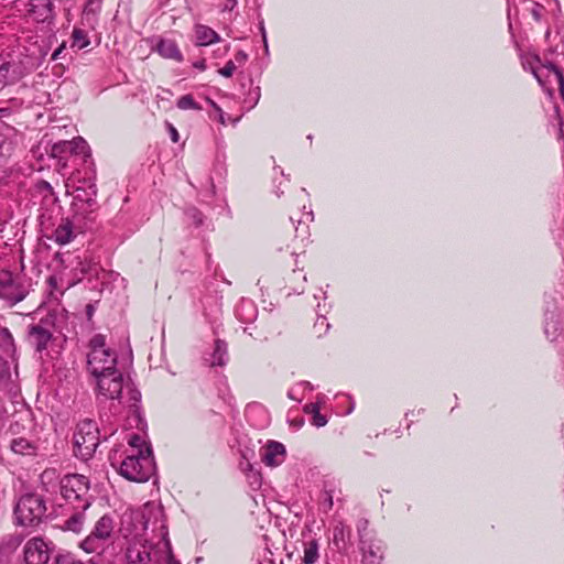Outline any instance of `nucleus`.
<instances>
[{
	"label": "nucleus",
	"instance_id": "f257e3e1",
	"mask_svg": "<svg viewBox=\"0 0 564 564\" xmlns=\"http://www.w3.org/2000/svg\"><path fill=\"white\" fill-rule=\"evenodd\" d=\"M118 471L130 481H148L155 471L151 446H145L144 452L129 453L120 463Z\"/></svg>",
	"mask_w": 564,
	"mask_h": 564
},
{
	"label": "nucleus",
	"instance_id": "f03ea898",
	"mask_svg": "<svg viewBox=\"0 0 564 564\" xmlns=\"http://www.w3.org/2000/svg\"><path fill=\"white\" fill-rule=\"evenodd\" d=\"M100 443V432L97 424L89 419L80 421L73 435V447L76 457L88 460L95 454Z\"/></svg>",
	"mask_w": 564,
	"mask_h": 564
},
{
	"label": "nucleus",
	"instance_id": "7ed1b4c3",
	"mask_svg": "<svg viewBox=\"0 0 564 564\" xmlns=\"http://www.w3.org/2000/svg\"><path fill=\"white\" fill-rule=\"evenodd\" d=\"M46 501L36 494L23 495L17 502L14 516L18 524L23 527L39 525L46 513Z\"/></svg>",
	"mask_w": 564,
	"mask_h": 564
},
{
	"label": "nucleus",
	"instance_id": "20e7f679",
	"mask_svg": "<svg viewBox=\"0 0 564 564\" xmlns=\"http://www.w3.org/2000/svg\"><path fill=\"white\" fill-rule=\"evenodd\" d=\"M113 533V520L110 516H102L95 524L90 534L80 543L86 553L102 554Z\"/></svg>",
	"mask_w": 564,
	"mask_h": 564
},
{
	"label": "nucleus",
	"instance_id": "39448f33",
	"mask_svg": "<svg viewBox=\"0 0 564 564\" xmlns=\"http://www.w3.org/2000/svg\"><path fill=\"white\" fill-rule=\"evenodd\" d=\"M28 294L29 288L21 278L14 276L9 270L0 271V299L13 306L23 301Z\"/></svg>",
	"mask_w": 564,
	"mask_h": 564
},
{
	"label": "nucleus",
	"instance_id": "423d86ee",
	"mask_svg": "<svg viewBox=\"0 0 564 564\" xmlns=\"http://www.w3.org/2000/svg\"><path fill=\"white\" fill-rule=\"evenodd\" d=\"M89 490V481L88 479L78 474L66 475L61 481V494L62 496L68 500H84L83 510H86L90 502L84 497L88 494Z\"/></svg>",
	"mask_w": 564,
	"mask_h": 564
},
{
	"label": "nucleus",
	"instance_id": "0eeeda50",
	"mask_svg": "<svg viewBox=\"0 0 564 564\" xmlns=\"http://www.w3.org/2000/svg\"><path fill=\"white\" fill-rule=\"evenodd\" d=\"M72 208L76 214L87 216L99 208L96 183H86V187L74 188Z\"/></svg>",
	"mask_w": 564,
	"mask_h": 564
},
{
	"label": "nucleus",
	"instance_id": "6e6552de",
	"mask_svg": "<svg viewBox=\"0 0 564 564\" xmlns=\"http://www.w3.org/2000/svg\"><path fill=\"white\" fill-rule=\"evenodd\" d=\"M117 357L109 349H91L87 356V366L96 378L116 368Z\"/></svg>",
	"mask_w": 564,
	"mask_h": 564
},
{
	"label": "nucleus",
	"instance_id": "1a4fd4ad",
	"mask_svg": "<svg viewBox=\"0 0 564 564\" xmlns=\"http://www.w3.org/2000/svg\"><path fill=\"white\" fill-rule=\"evenodd\" d=\"M52 552V543L42 538H32L24 545V561L26 564H47Z\"/></svg>",
	"mask_w": 564,
	"mask_h": 564
},
{
	"label": "nucleus",
	"instance_id": "9d476101",
	"mask_svg": "<svg viewBox=\"0 0 564 564\" xmlns=\"http://www.w3.org/2000/svg\"><path fill=\"white\" fill-rule=\"evenodd\" d=\"M161 552L152 544L135 543L128 546L126 560L128 564L159 563Z\"/></svg>",
	"mask_w": 564,
	"mask_h": 564
},
{
	"label": "nucleus",
	"instance_id": "9b49d317",
	"mask_svg": "<svg viewBox=\"0 0 564 564\" xmlns=\"http://www.w3.org/2000/svg\"><path fill=\"white\" fill-rule=\"evenodd\" d=\"M97 387L99 392L107 399H119L123 389L122 375L115 368L98 377Z\"/></svg>",
	"mask_w": 564,
	"mask_h": 564
},
{
	"label": "nucleus",
	"instance_id": "f8f14e48",
	"mask_svg": "<svg viewBox=\"0 0 564 564\" xmlns=\"http://www.w3.org/2000/svg\"><path fill=\"white\" fill-rule=\"evenodd\" d=\"M26 74V67L21 61L0 59V88L14 85Z\"/></svg>",
	"mask_w": 564,
	"mask_h": 564
},
{
	"label": "nucleus",
	"instance_id": "ddd939ff",
	"mask_svg": "<svg viewBox=\"0 0 564 564\" xmlns=\"http://www.w3.org/2000/svg\"><path fill=\"white\" fill-rule=\"evenodd\" d=\"M28 14L36 22H51L54 19L52 0H29Z\"/></svg>",
	"mask_w": 564,
	"mask_h": 564
},
{
	"label": "nucleus",
	"instance_id": "4468645a",
	"mask_svg": "<svg viewBox=\"0 0 564 564\" xmlns=\"http://www.w3.org/2000/svg\"><path fill=\"white\" fill-rule=\"evenodd\" d=\"M28 336L31 345L37 352H42L47 348L48 343L53 339L52 332L44 326V322L40 324L30 325L28 329Z\"/></svg>",
	"mask_w": 564,
	"mask_h": 564
},
{
	"label": "nucleus",
	"instance_id": "2eb2a0df",
	"mask_svg": "<svg viewBox=\"0 0 564 564\" xmlns=\"http://www.w3.org/2000/svg\"><path fill=\"white\" fill-rule=\"evenodd\" d=\"M550 73L554 74V76L557 80V84H558L560 94H561L562 98L564 99V75H563L562 69L558 66H556L552 62H549L546 64H543L539 68H532V74L534 75V77L536 78V80L539 82V84L542 87H545V80L549 77Z\"/></svg>",
	"mask_w": 564,
	"mask_h": 564
},
{
	"label": "nucleus",
	"instance_id": "dca6fc26",
	"mask_svg": "<svg viewBox=\"0 0 564 564\" xmlns=\"http://www.w3.org/2000/svg\"><path fill=\"white\" fill-rule=\"evenodd\" d=\"M9 433L11 438L34 436V423L31 415L29 413L15 414L13 422L10 424Z\"/></svg>",
	"mask_w": 564,
	"mask_h": 564
},
{
	"label": "nucleus",
	"instance_id": "f3484780",
	"mask_svg": "<svg viewBox=\"0 0 564 564\" xmlns=\"http://www.w3.org/2000/svg\"><path fill=\"white\" fill-rule=\"evenodd\" d=\"M285 453V447L282 443L269 441L262 455V462L267 466L276 467L283 463Z\"/></svg>",
	"mask_w": 564,
	"mask_h": 564
},
{
	"label": "nucleus",
	"instance_id": "a211bd4d",
	"mask_svg": "<svg viewBox=\"0 0 564 564\" xmlns=\"http://www.w3.org/2000/svg\"><path fill=\"white\" fill-rule=\"evenodd\" d=\"M10 448L19 455H34L37 449V442L34 436H19L11 438Z\"/></svg>",
	"mask_w": 564,
	"mask_h": 564
},
{
	"label": "nucleus",
	"instance_id": "6ab92c4d",
	"mask_svg": "<svg viewBox=\"0 0 564 564\" xmlns=\"http://www.w3.org/2000/svg\"><path fill=\"white\" fill-rule=\"evenodd\" d=\"M75 238L74 225L69 218H62L61 224L53 232V239L59 246L67 245Z\"/></svg>",
	"mask_w": 564,
	"mask_h": 564
},
{
	"label": "nucleus",
	"instance_id": "aec40b11",
	"mask_svg": "<svg viewBox=\"0 0 564 564\" xmlns=\"http://www.w3.org/2000/svg\"><path fill=\"white\" fill-rule=\"evenodd\" d=\"M156 50L159 54L164 58H171L177 62L183 59L182 53L173 40L161 39L156 44Z\"/></svg>",
	"mask_w": 564,
	"mask_h": 564
},
{
	"label": "nucleus",
	"instance_id": "412c9836",
	"mask_svg": "<svg viewBox=\"0 0 564 564\" xmlns=\"http://www.w3.org/2000/svg\"><path fill=\"white\" fill-rule=\"evenodd\" d=\"M88 145L83 138H76L73 141H65L53 147L54 152L69 151L70 153L85 154Z\"/></svg>",
	"mask_w": 564,
	"mask_h": 564
},
{
	"label": "nucleus",
	"instance_id": "4be33fe9",
	"mask_svg": "<svg viewBox=\"0 0 564 564\" xmlns=\"http://www.w3.org/2000/svg\"><path fill=\"white\" fill-rule=\"evenodd\" d=\"M195 33L199 45H209L219 41V35L206 25H197Z\"/></svg>",
	"mask_w": 564,
	"mask_h": 564
},
{
	"label": "nucleus",
	"instance_id": "5701e85b",
	"mask_svg": "<svg viewBox=\"0 0 564 564\" xmlns=\"http://www.w3.org/2000/svg\"><path fill=\"white\" fill-rule=\"evenodd\" d=\"M84 512L83 511H77L75 513H73L65 522H64V525H63V529L64 530H68V531H73V532H79L83 528V524H84Z\"/></svg>",
	"mask_w": 564,
	"mask_h": 564
},
{
	"label": "nucleus",
	"instance_id": "b1692460",
	"mask_svg": "<svg viewBox=\"0 0 564 564\" xmlns=\"http://www.w3.org/2000/svg\"><path fill=\"white\" fill-rule=\"evenodd\" d=\"M318 558V542L317 540H311L306 543L304 549L303 562L305 564H313Z\"/></svg>",
	"mask_w": 564,
	"mask_h": 564
},
{
	"label": "nucleus",
	"instance_id": "393cba45",
	"mask_svg": "<svg viewBox=\"0 0 564 564\" xmlns=\"http://www.w3.org/2000/svg\"><path fill=\"white\" fill-rule=\"evenodd\" d=\"M226 355V343L217 339L215 343V350L213 354L212 366H224Z\"/></svg>",
	"mask_w": 564,
	"mask_h": 564
},
{
	"label": "nucleus",
	"instance_id": "a878e982",
	"mask_svg": "<svg viewBox=\"0 0 564 564\" xmlns=\"http://www.w3.org/2000/svg\"><path fill=\"white\" fill-rule=\"evenodd\" d=\"M0 346L8 352L14 351V340L7 327H0Z\"/></svg>",
	"mask_w": 564,
	"mask_h": 564
},
{
	"label": "nucleus",
	"instance_id": "bb28decb",
	"mask_svg": "<svg viewBox=\"0 0 564 564\" xmlns=\"http://www.w3.org/2000/svg\"><path fill=\"white\" fill-rule=\"evenodd\" d=\"M364 552L362 562L364 564H380L382 555L375 551L371 546L368 550L361 547Z\"/></svg>",
	"mask_w": 564,
	"mask_h": 564
},
{
	"label": "nucleus",
	"instance_id": "cd10ccee",
	"mask_svg": "<svg viewBox=\"0 0 564 564\" xmlns=\"http://www.w3.org/2000/svg\"><path fill=\"white\" fill-rule=\"evenodd\" d=\"M89 40L86 36V33L80 29H75L73 31V46H76L78 50H82L88 46Z\"/></svg>",
	"mask_w": 564,
	"mask_h": 564
},
{
	"label": "nucleus",
	"instance_id": "c85d7f7f",
	"mask_svg": "<svg viewBox=\"0 0 564 564\" xmlns=\"http://www.w3.org/2000/svg\"><path fill=\"white\" fill-rule=\"evenodd\" d=\"M177 107L182 110L195 109L200 110L202 107L194 100L192 95H184L177 100Z\"/></svg>",
	"mask_w": 564,
	"mask_h": 564
},
{
	"label": "nucleus",
	"instance_id": "c756f323",
	"mask_svg": "<svg viewBox=\"0 0 564 564\" xmlns=\"http://www.w3.org/2000/svg\"><path fill=\"white\" fill-rule=\"evenodd\" d=\"M130 447H131V451L130 453H137V451H140V452H144V448L145 446H150L149 444H147L144 442V440L138 435V434H132L128 441Z\"/></svg>",
	"mask_w": 564,
	"mask_h": 564
},
{
	"label": "nucleus",
	"instance_id": "7c9ffc66",
	"mask_svg": "<svg viewBox=\"0 0 564 564\" xmlns=\"http://www.w3.org/2000/svg\"><path fill=\"white\" fill-rule=\"evenodd\" d=\"M54 564H84L72 553L58 554L55 557Z\"/></svg>",
	"mask_w": 564,
	"mask_h": 564
},
{
	"label": "nucleus",
	"instance_id": "2f4dec72",
	"mask_svg": "<svg viewBox=\"0 0 564 564\" xmlns=\"http://www.w3.org/2000/svg\"><path fill=\"white\" fill-rule=\"evenodd\" d=\"M37 189L40 192H47L52 197H53V202H57L58 200V197L55 195V192L52 187V185L46 182V181H40L36 185Z\"/></svg>",
	"mask_w": 564,
	"mask_h": 564
},
{
	"label": "nucleus",
	"instance_id": "473e14b6",
	"mask_svg": "<svg viewBox=\"0 0 564 564\" xmlns=\"http://www.w3.org/2000/svg\"><path fill=\"white\" fill-rule=\"evenodd\" d=\"M91 349H106L105 337L102 335H95L90 340Z\"/></svg>",
	"mask_w": 564,
	"mask_h": 564
},
{
	"label": "nucleus",
	"instance_id": "72a5a7b5",
	"mask_svg": "<svg viewBox=\"0 0 564 564\" xmlns=\"http://www.w3.org/2000/svg\"><path fill=\"white\" fill-rule=\"evenodd\" d=\"M235 70H236L235 62L234 61H229V62H227V64L223 68H220L218 70V73L221 76L230 77L234 74Z\"/></svg>",
	"mask_w": 564,
	"mask_h": 564
},
{
	"label": "nucleus",
	"instance_id": "f704fd0d",
	"mask_svg": "<svg viewBox=\"0 0 564 564\" xmlns=\"http://www.w3.org/2000/svg\"><path fill=\"white\" fill-rule=\"evenodd\" d=\"M313 424L317 427H322L327 424V419L325 415L319 413V409H315V414L313 416Z\"/></svg>",
	"mask_w": 564,
	"mask_h": 564
},
{
	"label": "nucleus",
	"instance_id": "c9c22d12",
	"mask_svg": "<svg viewBox=\"0 0 564 564\" xmlns=\"http://www.w3.org/2000/svg\"><path fill=\"white\" fill-rule=\"evenodd\" d=\"M166 126H167V130H169V133H170V137H171V140L176 143L178 142V139H180V135H178V132L177 130L175 129V127L170 123V122H166Z\"/></svg>",
	"mask_w": 564,
	"mask_h": 564
},
{
	"label": "nucleus",
	"instance_id": "e433bc0d",
	"mask_svg": "<svg viewBox=\"0 0 564 564\" xmlns=\"http://www.w3.org/2000/svg\"><path fill=\"white\" fill-rule=\"evenodd\" d=\"M86 183L89 184V183H96L95 178H78L76 181V184L74 186V188H79V187H86Z\"/></svg>",
	"mask_w": 564,
	"mask_h": 564
},
{
	"label": "nucleus",
	"instance_id": "4c0bfd02",
	"mask_svg": "<svg viewBox=\"0 0 564 564\" xmlns=\"http://www.w3.org/2000/svg\"><path fill=\"white\" fill-rule=\"evenodd\" d=\"M237 6V0H226L223 11H231Z\"/></svg>",
	"mask_w": 564,
	"mask_h": 564
},
{
	"label": "nucleus",
	"instance_id": "58836bf2",
	"mask_svg": "<svg viewBox=\"0 0 564 564\" xmlns=\"http://www.w3.org/2000/svg\"><path fill=\"white\" fill-rule=\"evenodd\" d=\"M315 409H319V405L317 403H310V404H306L305 405V412L306 413H311V414H315Z\"/></svg>",
	"mask_w": 564,
	"mask_h": 564
},
{
	"label": "nucleus",
	"instance_id": "ea45409f",
	"mask_svg": "<svg viewBox=\"0 0 564 564\" xmlns=\"http://www.w3.org/2000/svg\"><path fill=\"white\" fill-rule=\"evenodd\" d=\"M236 61L238 63H243L247 61L248 58V55L243 52V51H239L236 56H235Z\"/></svg>",
	"mask_w": 564,
	"mask_h": 564
},
{
	"label": "nucleus",
	"instance_id": "a19ab883",
	"mask_svg": "<svg viewBox=\"0 0 564 564\" xmlns=\"http://www.w3.org/2000/svg\"><path fill=\"white\" fill-rule=\"evenodd\" d=\"M65 50V44L63 43L59 47H57L52 54V59L55 61L61 56V53Z\"/></svg>",
	"mask_w": 564,
	"mask_h": 564
},
{
	"label": "nucleus",
	"instance_id": "79ce46f5",
	"mask_svg": "<svg viewBox=\"0 0 564 564\" xmlns=\"http://www.w3.org/2000/svg\"><path fill=\"white\" fill-rule=\"evenodd\" d=\"M194 67L200 69V70H204L206 68V64H205V61H198L194 64Z\"/></svg>",
	"mask_w": 564,
	"mask_h": 564
},
{
	"label": "nucleus",
	"instance_id": "37998d69",
	"mask_svg": "<svg viewBox=\"0 0 564 564\" xmlns=\"http://www.w3.org/2000/svg\"><path fill=\"white\" fill-rule=\"evenodd\" d=\"M86 314H87L88 318H90V317L93 316V314H94V307H93V305H91V304H88V305L86 306Z\"/></svg>",
	"mask_w": 564,
	"mask_h": 564
},
{
	"label": "nucleus",
	"instance_id": "c03bdc74",
	"mask_svg": "<svg viewBox=\"0 0 564 564\" xmlns=\"http://www.w3.org/2000/svg\"><path fill=\"white\" fill-rule=\"evenodd\" d=\"M52 475H54V470H45L41 475L42 479L50 478Z\"/></svg>",
	"mask_w": 564,
	"mask_h": 564
},
{
	"label": "nucleus",
	"instance_id": "a18cd8bd",
	"mask_svg": "<svg viewBox=\"0 0 564 564\" xmlns=\"http://www.w3.org/2000/svg\"><path fill=\"white\" fill-rule=\"evenodd\" d=\"M305 218H306V220L312 221L313 220V213L312 212L306 213L305 214Z\"/></svg>",
	"mask_w": 564,
	"mask_h": 564
},
{
	"label": "nucleus",
	"instance_id": "49530a36",
	"mask_svg": "<svg viewBox=\"0 0 564 564\" xmlns=\"http://www.w3.org/2000/svg\"><path fill=\"white\" fill-rule=\"evenodd\" d=\"M261 31H262V36H263V41H264V45H267V35H265V32H264V28L263 25H261ZM268 46H265L267 48Z\"/></svg>",
	"mask_w": 564,
	"mask_h": 564
},
{
	"label": "nucleus",
	"instance_id": "de8ad7c7",
	"mask_svg": "<svg viewBox=\"0 0 564 564\" xmlns=\"http://www.w3.org/2000/svg\"><path fill=\"white\" fill-rule=\"evenodd\" d=\"M11 540H14V544H20L21 539L19 536H11Z\"/></svg>",
	"mask_w": 564,
	"mask_h": 564
},
{
	"label": "nucleus",
	"instance_id": "09e8293b",
	"mask_svg": "<svg viewBox=\"0 0 564 564\" xmlns=\"http://www.w3.org/2000/svg\"><path fill=\"white\" fill-rule=\"evenodd\" d=\"M532 14H533V17H534L536 20H539V19H540V14H539L538 10H533V11H532Z\"/></svg>",
	"mask_w": 564,
	"mask_h": 564
},
{
	"label": "nucleus",
	"instance_id": "8fccbe9b",
	"mask_svg": "<svg viewBox=\"0 0 564 564\" xmlns=\"http://www.w3.org/2000/svg\"><path fill=\"white\" fill-rule=\"evenodd\" d=\"M208 101L212 104V106H213L215 109H217V110H219V111H220V108H219V107H218V106H217L213 100L208 99Z\"/></svg>",
	"mask_w": 564,
	"mask_h": 564
},
{
	"label": "nucleus",
	"instance_id": "3c124183",
	"mask_svg": "<svg viewBox=\"0 0 564 564\" xmlns=\"http://www.w3.org/2000/svg\"><path fill=\"white\" fill-rule=\"evenodd\" d=\"M166 557H167V560H169V564H176V563H177V562H174V561L172 560V556H171V555H167Z\"/></svg>",
	"mask_w": 564,
	"mask_h": 564
},
{
	"label": "nucleus",
	"instance_id": "603ef678",
	"mask_svg": "<svg viewBox=\"0 0 564 564\" xmlns=\"http://www.w3.org/2000/svg\"><path fill=\"white\" fill-rule=\"evenodd\" d=\"M333 506V500H332V497L329 498V507Z\"/></svg>",
	"mask_w": 564,
	"mask_h": 564
},
{
	"label": "nucleus",
	"instance_id": "864d4df0",
	"mask_svg": "<svg viewBox=\"0 0 564 564\" xmlns=\"http://www.w3.org/2000/svg\"><path fill=\"white\" fill-rule=\"evenodd\" d=\"M259 564H262V563H259Z\"/></svg>",
	"mask_w": 564,
	"mask_h": 564
}]
</instances>
